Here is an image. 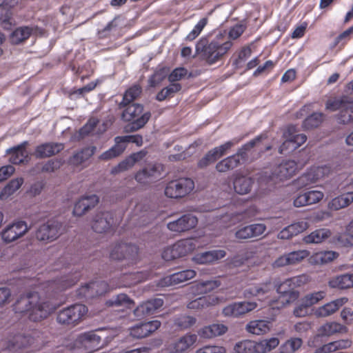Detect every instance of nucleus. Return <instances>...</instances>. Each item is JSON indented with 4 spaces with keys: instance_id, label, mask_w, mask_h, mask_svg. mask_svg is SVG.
Segmentation results:
<instances>
[{
    "instance_id": "obj_1",
    "label": "nucleus",
    "mask_w": 353,
    "mask_h": 353,
    "mask_svg": "<svg viewBox=\"0 0 353 353\" xmlns=\"http://www.w3.org/2000/svg\"><path fill=\"white\" fill-rule=\"evenodd\" d=\"M57 309L50 300L41 298L39 293L32 292L21 295L13 306L15 313L37 322L46 319Z\"/></svg>"
},
{
    "instance_id": "obj_2",
    "label": "nucleus",
    "mask_w": 353,
    "mask_h": 353,
    "mask_svg": "<svg viewBox=\"0 0 353 353\" xmlns=\"http://www.w3.org/2000/svg\"><path fill=\"white\" fill-rule=\"evenodd\" d=\"M225 32H219L210 42L206 37L201 38L196 44V51L202 59L212 65L219 61L232 48L231 41H223Z\"/></svg>"
},
{
    "instance_id": "obj_3",
    "label": "nucleus",
    "mask_w": 353,
    "mask_h": 353,
    "mask_svg": "<svg viewBox=\"0 0 353 353\" xmlns=\"http://www.w3.org/2000/svg\"><path fill=\"white\" fill-rule=\"evenodd\" d=\"M123 108L121 119L124 121L131 122L129 127L132 132L142 128L151 117L150 112H143V105L139 103H132Z\"/></svg>"
},
{
    "instance_id": "obj_4",
    "label": "nucleus",
    "mask_w": 353,
    "mask_h": 353,
    "mask_svg": "<svg viewBox=\"0 0 353 353\" xmlns=\"http://www.w3.org/2000/svg\"><path fill=\"white\" fill-rule=\"evenodd\" d=\"M279 343V339L275 337L259 342L245 340L235 345L233 353H265L275 348Z\"/></svg>"
},
{
    "instance_id": "obj_5",
    "label": "nucleus",
    "mask_w": 353,
    "mask_h": 353,
    "mask_svg": "<svg viewBox=\"0 0 353 353\" xmlns=\"http://www.w3.org/2000/svg\"><path fill=\"white\" fill-rule=\"evenodd\" d=\"M88 313V308L83 304H73L62 310L57 314V322L61 325H76Z\"/></svg>"
},
{
    "instance_id": "obj_6",
    "label": "nucleus",
    "mask_w": 353,
    "mask_h": 353,
    "mask_svg": "<svg viewBox=\"0 0 353 353\" xmlns=\"http://www.w3.org/2000/svg\"><path fill=\"white\" fill-rule=\"evenodd\" d=\"M194 188V182L188 177L172 180L167 183L165 194L171 199H179L189 194Z\"/></svg>"
},
{
    "instance_id": "obj_7",
    "label": "nucleus",
    "mask_w": 353,
    "mask_h": 353,
    "mask_svg": "<svg viewBox=\"0 0 353 353\" xmlns=\"http://www.w3.org/2000/svg\"><path fill=\"white\" fill-rule=\"evenodd\" d=\"M112 260H126L128 263H136L139 259V248L137 245L125 243H117L110 254Z\"/></svg>"
},
{
    "instance_id": "obj_8",
    "label": "nucleus",
    "mask_w": 353,
    "mask_h": 353,
    "mask_svg": "<svg viewBox=\"0 0 353 353\" xmlns=\"http://www.w3.org/2000/svg\"><path fill=\"white\" fill-rule=\"evenodd\" d=\"M30 230L24 221H17L7 225L1 232L0 235L5 243H10L23 237Z\"/></svg>"
},
{
    "instance_id": "obj_9",
    "label": "nucleus",
    "mask_w": 353,
    "mask_h": 353,
    "mask_svg": "<svg viewBox=\"0 0 353 353\" xmlns=\"http://www.w3.org/2000/svg\"><path fill=\"white\" fill-rule=\"evenodd\" d=\"M62 225L57 221L48 220L41 225L36 231V239L40 241L50 242L57 239L61 234Z\"/></svg>"
},
{
    "instance_id": "obj_10",
    "label": "nucleus",
    "mask_w": 353,
    "mask_h": 353,
    "mask_svg": "<svg viewBox=\"0 0 353 353\" xmlns=\"http://www.w3.org/2000/svg\"><path fill=\"white\" fill-rule=\"evenodd\" d=\"M347 332V327L339 323L334 321L326 323L319 327L318 334L309 340L308 345L316 347L321 336H330L336 333H346Z\"/></svg>"
},
{
    "instance_id": "obj_11",
    "label": "nucleus",
    "mask_w": 353,
    "mask_h": 353,
    "mask_svg": "<svg viewBox=\"0 0 353 353\" xmlns=\"http://www.w3.org/2000/svg\"><path fill=\"white\" fill-rule=\"evenodd\" d=\"M197 223L198 219L196 216L185 214L176 220L168 223L167 228L172 232L181 233L194 228Z\"/></svg>"
},
{
    "instance_id": "obj_12",
    "label": "nucleus",
    "mask_w": 353,
    "mask_h": 353,
    "mask_svg": "<svg viewBox=\"0 0 353 353\" xmlns=\"http://www.w3.org/2000/svg\"><path fill=\"white\" fill-rule=\"evenodd\" d=\"M256 307L257 303L254 301L235 302L225 306L223 309V314L225 316L238 318L255 310Z\"/></svg>"
},
{
    "instance_id": "obj_13",
    "label": "nucleus",
    "mask_w": 353,
    "mask_h": 353,
    "mask_svg": "<svg viewBox=\"0 0 353 353\" xmlns=\"http://www.w3.org/2000/svg\"><path fill=\"white\" fill-rule=\"evenodd\" d=\"M195 276L196 272L194 270L191 269L185 270L161 278L158 283V285L161 288H165L179 285L194 278Z\"/></svg>"
},
{
    "instance_id": "obj_14",
    "label": "nucleus",
    "mask_w": 353,
    "mask_h": 353,
    "mask_svg": "<svg viewBox=\"0 0 353 353\" xmlns=\"http://www.w3.org/2000/svg\"><path fill=\"white\" fill-rule=\"evenodd\" d=\"M113 225V216L110 212L97 213L92 221V228L97 233H106L111 230Z\"/></svg>"
},
{
    "instance_id": "obj_15",
    "label": "nucleus",
    "mask_w": 353,
    "mask_h": 353,
    "mask_svg": "<svg viewBox=\"0 0 353 353\" xmlns=\"http://www.w3.org/2000/svg\"><path fill=\"white\" fill-rule=\"evenodd\" d=\"M161 325V323L158 320L141 323L130 327V334L134 339H143L158 330Z\"/></svg>"
},
{
    "instance_id": "obj_16",
    "label": "nucleus",
    "mask_w": 353,
    "mask_h": 353,
    "mask_svg": "<svg viewBox=\"0 0 353 353\" xmlns=\"http://www.w3.org/2000/svg\"><path fill=\"white\" fill-rule=\"evenodd\" d=\"M330 172V168L327 165L313 167L299 178V183L303 186L308 185L328 175Z\"/></svg>"
},
{
    "instance_id": "obj_17",
    "label": "nucleus",
    "mask_w": 353,
    "mask_h": 353,
    "mask_svg": "<svg viewBox=\"0 0 353 353\" xmlns=\"http://www.w3.org/2000/svg\"><path fill=\"white\" fill-rule=\"evenodd\" d=\"M33 341V338L29 335H15L8 341L6 347L0 353H20L22 350L30 345Z\"/></svg>"
},
{
    "instance_id": "obj_18",
    "label": "nucleus",
    "mask_w": 353,
    "mask_h": 353,
    "mask_svg": "<svg viewBox=\"0 0 353 353\" xmlns=\"http://www.w3.org/2000/svg\"><path fill=\"white\" fill-rule=\"evenodd\" d=\"M77 344L84 347L87 352H92L102 346L101 337L93 331L85 332L78 336Z\"/></svg>"
},
{
    "instance_id": "obj_19",
    "label": "nucleus",
    "mask_w": 353,
    "mask_h": 353,
    "mask_svg": "<svg viewBox=\"0 0 353 353\" xmlns=\"http://www.w3.org/2000/svg\"><path fill=\"white\" fill-rule=\"evenodd\" d=\"M266 230L263 223H253L239 228L235 232V237L239 240H248L257 238Z\"/></svg>"
},
{
    "instance_id": "obj_20",
    "label": "nucleus",
    "mask_w": 353,
    "mask_h": 353,
    "mask_svg": "<svg viewBox=\"0 0 353 353\" xmlns=\"http://www.w3.org/2000/svg\"><path fill=\"white\" fill-rule=\"evenodd\" d=\"M297 164L293 160L282 161L272 171V176L279 180H285L291 178L297 170Z\"/></svg>"
},
{
    "instance_id": "obj_21",
    "label": "nucleus",
    "mask_w": 353,
    "mask_h": 353,
    "mask_svg": "<svg viewBox=\"0 0 353 353\" xmlns=\"http://www.w3.org/2000/svg\"><path fill=\"white\" fill-rule=\"evenodd\" d=\"M161 298H155L142 303L134 310V314L137 317H143L154 314L155 311L161 308L163 305Z\"/></svg>"
},
{
    "instance_id": "obj_22",
    "label": "nucleus",
    "mask_w": 353,
    "mask_h": 353,
    "mask_svg": "<svg viewBox=\"0 0 353 353\" xmlns=\"http://www.w3.org/2000/svg\"><path fill=\"white\" fill-rule=\"evenodd\" d=\"M28 141H25L18 145L8 148L6 154L8 155L9 161L12 164H20L28 161V154L26 149Z\"/></svg>"
},
{
    "instance_id": "obj_23",
    "label": "nucleus",
    "mask_w": 353,
    "mask_h": 353,
    "mask_svg": "<svg viewBox=\"0 0 353 353\" xmlns=\"http://www.w3.org/2000/svg\"><path fill=\"white\" fill-rule=\"evenodd\" d=\"M274 286L270 280H267L265 282L254 284L249 286L243 291V296L246 299L252 297L263 296L272 291Z\"/></svg>"
},
{
    "instance_id": "obj_24",
    "label": "nucleus",
    "mask_w": 353,
    "mask_h": 353,
    "mask_svg": "<svg viewBox=\"0 0 353 353\" xmlns=\"http://www.w3.org/2000/svg\"><path fill=\"white\" fill-rule=\"evenodd\" d=\"M307 281V278L304 274L289 278L276 285V292L281 296L304 285Z\"/></svg>"
},
{
    "instance_id": "obj_25",
    "label": "nucleus",
    "mask_w": 353,
    "mask_h": 353,
    "mask_svg": "<svg viewBox=\"0 0 353 353\" xmlns=\"http://www.w3.org/2000/svg\"><path fill=\"white\" fill-rule=\"evenodd\" d=\"M99 203V197L96 194L83 196L75 204L73 214L81 216Z\"/></svg>"
},
{
    "instance_id": "obj_26",
    "label": "nucleus",
    "mask_w": 353,
    "mask_h": 353,
    "mask_svg": "<svg viewBox=\"0 0 353 353\" xmlns=\"http://www.w3.org/2000/svg\"><path fill=\"white\" fill-rule=\"evenodd\" d=\"M347 301L348 299L346 297L336 299L317 308L314 314L318 317H326L330 316L336 312Z\"/></svg>"
},
{
    "instance_id": "obj_27",
    "label": "nucleus",
    "mask_w": 353,
    "mask_h": 353,
    "mask_svg": "<svg viewBox=\"0 0 353 353\" xmlns=\"http://www.w3.org/2000/svg\"><path fill=\"white\" fill-rule=\"evenodd\" d=\"M228 327L223 324L213 323L204 326L198 331V335L203 339H212L224 334Z\"/></svg>"
},
{
    "instance_id": "obj_28",
    "label": "nucleus",
    "mask_w": 353,
    "mask_h": 353,
    "mask_svg": "<svg viewBox=\"0 0 353 353\" xmlns=\"http://www.w3.org/2000/svg\"><path fill=\"white\" fill-rule=\"evenodd\" d=\"M64 145L59 143H46L37 147L35 155L38 158H46L53 156L62 150Z\"/></svg>"
},
{
    "instance_id": "obj_29",
    "label": "nucleus",
    "mask_w": 353,
    "mask_h": 353,
    "mask_svg": "<svg viewBox=\"0 0 353 353\" xmlns=\"http://www.w3.org/2000/svg\"><path fill=\"white\" fill-rule=\"evenodd\" d=\"M197 340V336L194 334H186L172 344L171 353H184Z\"/></svg>"
},
{
    "instance_id": "obj_30",
    "label": "nucleus",
    "mask_w": 353,
    "mask_h": 353,
    "mask_svg": "<svg viewBox=\"0 0 353 353\" xmlns=\"http://www.w3.org/2000/svg\"><path fill=\"white\" fill-rule=\"evenodd\" d=\"M332 235V232L327 228L316 229L303 238V242L305 244H319Z\"/></svg>"
},
{
    "instance_id": "obj_31",
    "label": "nucleus",
    "mask_w": 353,
    "mask_h": 353,
    "mask_svg": "<svg viewBox=\"0 0 353 353\" xmlns=\"http://www.w3.org/2000/svg\"><path fill=\"white\" fill-rule=\"evenodd\" d=\"M225 254L223 250H214L197 254L193 260L199 264L210 263L223 258Z\"/></svg>"
},
{
    "instance_id": "obj_32",
    "label": "nucleus",
    "mask_w": 353,
    "mask_h": 353,
    "mask_svg": "<svg viewBox=\"0 0 353 353\" xmlns=\"http://www.w3.org/2000/svg\"><path fill=\"white\" fill-rule=\"evenodd\" d=\"M353 202V192H348L333 198L327 204L328 209L339 210L350 205Z\"/></svg>"
},
{
    "instance_id": "obj_33",
    "label": "nucleus",
    "mask_w": 353,
    "mask_h": 353,
    "mask_svg": "<svg viewBox=\"0 0 353 353\" xmlns=\"http://www.w3.org/2000/svg\"><path fill=\"white\" fill-rule=\"evenodd\" d=\"M219 299L214 295H208L199 297L190 301L187 307L192 310H202L210 305L218 304Z\"/></svg>"
},
{
    "instance_id": "obj_34",
    "label": "nucleus",
    "mask_w": 353,
    "mask_h": 353,
    "mask_svg": "<svg viewBox=\"0 0 353 353\" xmlns=\"http://www.w3.org/2000/svg\"><path fill=\"white\" fill-rule=\"evenodd\" d=\"M179 258L192 253L197 246V241L194 239H185L178 241L174 244Z\"/></svg>"
},
{
    "instance_id": "obj_35",
    "label": "nucleus",
    "mask_w": 353,
    "mask_h": 353,
    "mask_svg": "<svg viewBox=\"0 0 353 353\" xmlns=\"http://www.w3.org/2000/svg\"><path fill=\"white\" fill-rule=\"evenodd\" d=\"M79 279V275L78 274L64 275L52 281L50 287L53 288L57 292L65 290L74 285L78 281Z\"/></svg>"
},
{
    "instance_id": "obj_36",
    "label": "nucleus",
    "mask_w": 353,
    "mask_h": 353,
    "mask_svg": "<svg viewBox=\"0 0 353 353\" xmlns=\"http://www.w3.org/2000/svg\"><path fill=\"white\" fill-rule=\"evenodd\" d=\"M134 305L133 300L125 294H119L114 296L105 302L106 306L121 307V310H124L125 308H132Z\"/></svg>"
},
{
    "instance_id": "obj_37",
    "label": "nucleus",
    "mask_w": 353,
    "mask_h": 353,
    "mask_svg": "<svg viewBox=\"0 0 353 353\" xmlns=\"http://www.w3.org/2000/svg\"><path fill=\"white\" fill-rule=\"evenodd\" d=\"M35 28L30 26H21L15 29L10 36L12 44H19L28 39L34 32Z\"/></svg>"
},
{
    "instance_id": "obj_38",
    "label": "nucleus",
    "mask_w": 353,
    "mask_h": 353,
    "mask_svg": "<svg viewBox=\"0 0 353 353\" xmlns=\"http://www.w3.org/2000/svg\"><path fill=\"white\" fill-rule=\"evenodd\" d=\"M332 288L340 290L348 289L353 287V274H344L332 278L329 281Z\"/></svg>"
},
{
    "instance_id": "obj_39",
    "label": "nucleus",
    "mask_w": 353,
    "mask_h": 353,
    "mask_svg": "<svg viewBox=\"0 0 353 353\" xmlns=\"http://www.w3.org/2000/svg\"><path fill=\"white\" fill-rule=\"evenodd\" d=\"M97 151L96 146L86 147L77 152L70 159V163L74 165H79L89 159Z\"/></svg>"
},
{
    "instance_id": "obj_40",
    "label": "nucleus",
    "mask_w": 353,
    "mask_h": 353,
    "mask_svg": "<svg viewBox=\"0 0 353 353\" xmlns=\"http://www.w3.org/2000/svg\"><path fill=\"white\" fill-rule=\"evenodd\" d=\"M115 144L109 150L103 152L99 157V159L101 161H109L120 156L125 150L126 145L121 143V141L117 140V137L114 138Z\"/></svg>"
},
{
    "instance_id": "obj_41",
    "label": "nucleus",
    "mask_w": 353,
    "mask_h": 353,
    "mask_svg": "<svg viewBox=\"0 0 353 353\" xmlns=\"http://www.w3.org/2000/svg\"><path fill=\"white\" fill-rule=\"evenodd\" d=\"M253 179L249 176H240L234 181V188L236 193L245 194L248 193L253 184Z\"/></svg>"
},
{
    "instance_id": "obj_42",
    "label": "nucleus",
    "mask_w": 353,
    "mask_h": 353,
    "mask_svg": "<svg viewBox=\"0 0 353 353\" xmlns=\"http://www.w3.org/2000/svg\"><path fill=\"white\" fill-rule=\"evenodd\" d=\"M142 88L139 85H134L129 88L123 94V99L119 104V108H123L132 102L141 94Z\"/></svg>"
},
{
    "instance_id": "obj_43",
    "label": "nucleus",
    "mask_w": 353,
    "mask_h": 353,
    "mask_svg": "<svg viewBox=\"0 0 353 353\" xmlns=\"http://www.w3.org/2000/svg\"><path fill=\"white\" fill-rule=\"evenodd\" d=\"M218 280H206L196 283L192 286V292L197 294H206L220 286Z\"/></svg>"
},
{
    "instance_id": "obj_44",
    "label": "nucleus",
    "mask_w": 353,
    "mask_h": 353,
    "mask_svg": "<svg viewBox=\"0 0 353 353\" xmlns=\"http://www.w3.org/2000/svg\"><path fill=\"white\" fill-rule=\"evenodd\" d=\"M352 99L347 96H342L341 97H335L330 99L326 101L325 109L331 111H340L343 108L347 107L350 101Z\"/></svg>"
},
{
    "instance_id": "obj_45",
    "label": "nucleus",
    "mask_w": 353,
    "mask_h": 353,
    "mask_svg": "<svg viewBox=\"0 0 353 353\" xmlns=\"http://www.w3.org/2000/svg\"><path fill=\"white\" fill-rule=\"evenodd\" d=\"M246 330L256 335L265 334L270 330V323L264 320H254L246 325Z\"/></svg>"
},
{
    "instance_id": "obj_46",
    "label": "nucleus",
    "mask_w": 353,
    "mask_h": 353,
    "mask_svg": "<svg viewBox=\"0 0 353 353\" xmlns=\"http://www.w3.org/2000/svg\"><path fill=\"white\" fill-rule=\"evenodd\" d=\"M240 158L233 154L220 161L216 165V169L219 172H225L236 168L240 164Z\"/></svg>"
},
{
    "instance_id": "obj_47",
    "label": "nucleus",
    "mask_w": 353,
    "mask_h": 353,
    "mask_svg": "<svg viewBox=\"0 0 353 353\" xmlns=\"http://www.w3.org/2000/svg\"><path fill=\"white\" fill-rule=\"evenodd\" d=\"M23 183V179L21 177L11 180L1 190L0 193V199L2 200L6 199L8 196L19 190Z\"/></svg>"
},
{
    "instance_id": "obj_48",
    "label": "nucleus",
    "mask_w": 353,
    "mask_h": 353,
    "mask_svg": "<svg viewBox=\"0 0 353 353\" xmlns=\"http://www.w3.org/2000/svg\"><path fill=\"white\" fill-rule=\"evenodd\" d=\"M243 139V137H234L232 139L226 141L223 144L218 147H215L212 150L219 159L226 154L232 147L237 145Z\"/></svg>"
},
{
    "instance_id": "obj_49",
    "label": "nucleus",
    "mask_w": 353,
    "mask_h": 353,
    "mask_svg": "<svg viewBox=\"0 0 353 353\" xmlns=\"http://www.w3.org/2000/svg\"><path fill=\"white\" fill-rule=\"evenodd\" d=\"M336 120L340 124L353 122V100L350 101L347 107L341 109L336 115Z\"/></svg>"
},
{
    "instance_id": "obj_50",
    "label": "nucleus",
    "mask_w": 353,
    "mask_h": 353,
    "mask_svg": "<svg viewBox=\"0 0 353 353\" xmlns=\"http://www.w3.org/2000/svg\"><path fill=\"white\" fill-rule=\"evenodd\" d=\"M291 131H294V125L288 126L287 130L283 133V136L285 138V140L283 142V143L279 147V152L280 154L288 153V152L296 149V148H292V146L294 145V143L290 137Z\"/></svg>"
},
{
    "instance_id": "obj_51",
    "label": "nucleus",
    "mask_w": 353,
    "mask_h": 353,
    "mask_svg": "<svg viewBox=\"0 0 353 353\" xmlns=\"http://www.w3.org/2000/svg\"><path fill=\"white\" fill-rule=\"evenodd\" d=\"M99 120L96 118H90L87 123L79 130V134L82 137L88 136L89 134H99L105 131L104 128L102 131L95 132V128Z\"/></svg>"
},
{
    "instance_id": "obj_52",
    "label": "nucleus",
    "mask_w": 353,
    "mask_h": 353,
    "mask_svg": "<svg viewBox=\"0 0 353 353\" xmlns=\"http://www.w3.org/2000/svg\"><path fill=\"white\" fill-rule=\"evenodd\" d=\"M339 254L334 251H325L317 252L312 258L316 263L325 264L336 259Z\"/></svg>"
},
{
    "instance_id": "obj_53",
    "label": "nucleus",
    "mask_w": 353,
    "mask_h": 353,
    "mask_svg": "<svg viewBox=\"0 0 353 353\" xmlns=\"http://www.w3.org/2000/svg\"><path fill=\"white\" fill-rule=\"evenodd\" d=\"M323 114L320 112H314L307 117L303 122V127L305 130H310L318 127L323 121Z\"/></svg>"
},
{
    "instance_id": "obj_54",
    "label": "nucleus",
    "mask_w": 353,
    "mask_h": 353,
    "mask_svg": "<svg viewBox=\"0 0 353 353\" xmlns=\"http://www.w3.org/2000/svg\"><path fill=\"white\" fill-rule=\"evenodd\" d=\"M152 182L161 178L163 166L161 163L149 164L144 168Z\"/></svg>"
},
{
    "instance_id": "obj_55",
    "label": "nucleus",
    "mask_w": 353,
    "mask_h": 353,
    "mask_svg": "<svg viewBox=\"0 0 353 353\" xmlns=\"http://www.w3.org/2000/svg\"><path fill=\"white\" fill-rule=\"evenodd\" d=\"M262 138L263 137L261 135L257 136L239 148L234 154L237 155L240 159H245L247 157V153L253 148L257 143L260 142Z\"/></svg>"
},
{
    "instance_id": "obj_56",
    "label": "nucleus",
    "mask_w": 353,
    "mask_h": 353,
    "mask_svg": "<svg viewBox=\"0 0 353 353\" xmlns=\"http://www.w3.org/2000/svg\"><path fill=\"white\" fill-rule=\"evenodd\" d=\"M196 323V319L193 316L187 315H180L174 320V324L181 330H185L190 327Z\"/></svg>"
},
{
    "instance_id": "obj_57",
    "label": "nucleus",
    "mask_w": 353,
    "mask_h": 353,
    "mask_svg": "<svg viewBox=\"0 0 353 353\" xmlns=\"http://www.w3.org/2000/svg\"><path fill=\"white\" fill-rule=\"evenodd\" d=\"M208 23L207 18L201 19L199 22L194 26V28L190 31V32L187 35L185 39L187 41H193L195 39L201 32L203 29Z\"/></svg>"
},
{
    "instance_id": "obj_58",
    "label": "nucleus",
    "mask_w": 353,
    "mask_h": 353,
    "mask_svg": "<svg viewBox=\"0 0 353 353\" xmlns=\"http://www.w3.org/2000/svg\"><path fill=\"white\" fill-rule=\"evenodd\" d=\"M325 296V292L324 291H319L305 295L302 300L306 305L310 307L322 300Z\"/></svg>"
},
{
    "instance_id": "obj_59",
    "label": "nucleus",
    "mask_w": 353,
    "mask_h": 353,
    "mask_svg": "<svg viewBox=\"0 0 353 353\" xmlns=\"http://www.w3.org/2000/svg\"><path fill=\"white\" fill-rule=\"evenodd\" d=\"M90 284L94 297L105 294L108 289V283L103 281H92Z\"/></svg>"
},
{
    "instance_id": "obj_60",
    "label": "nucleus",
    "mask_w": 353,
    "mask_h": 353,
    "mask_svg": "<svg viewBox=\"0 0 353 353\" xmlns=\"http://www.w3.org/2000/svg\"><path fill=\"white\" fill-rule=\"evenodd\" d=\"M310 252L306 250L293 251L287 254L290 265L301 261L309 256Z\"/></svg>"
},
{
    "instance_id": "obj_61",
    "label": "nucleus",
    "mask_w": 353,
    "mask_h": 353,
    "mask_svg": "<svg viewBox=\"0 0 353 353\" xmlns=\"http://www.w3.org/2000/svg\"><path fill=\"white\" fill-rule=\"evenodd\" d=\"M63 163V161L59 159H50L42 165L41 170L42 172H53L58 170Z\"/></svg>"
},
{
    "instance_id": "obj_62",
    "label": "nucleus",
    "mask_w": 353,
    "mask_h": 353,
    "mask_svg": "<svg viewBox=\"0 0 353 353\" xmlns=\"http://www.w3.org/2000/svg\"><path fill=\"white\" fill-rule=\"evenodd\" d=\"M125 279L128 280V285H134L146 279V274L143 272H137L125 274Z\"/></svg>"
},
{
    "instance_id": "obj_63",
    "label": "nucleus",
    "mask_w": 353,
    "mask_h": 353,
    "mask_svg": "<svg viewBox=\"0 0 353 353\" xmlns=\"http://www.w3.org/2000/svg\"><path fill=\"white\" fill-rule=\"evenodd\" d=\"M246 30V26L243 23H237L231 27L228 32L230 39L235 40L240 37Z\"/></svg>"
},
{
    "instance_id": "obj_64",
    "label": "nucleus",
    "mask_w": 353,
    "mask_h": 353,
    "mask_svg": "<svg viewBox=\"0 0 353 353\" xmlns=\"http://www.w3.org/2000/svg\"><path fill=\"white\" fill-rule=\"evenodd\" d=\"M336 242L340 246L352 247L353 246V235L347 232L341 233L337 236Z\"/></svg>"
}]
</instances>
